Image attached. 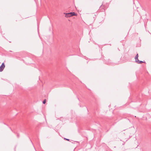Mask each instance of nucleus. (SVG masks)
I'll use <instances>...</instances> for the list:
<instances>
[{
    "mask_svg": "<svg viewBox=\"0 0 151 151\" xmlns=\"http://www.w3.org/2000/svg\"><path fill=\"white\" fill-rule=\"evenodd\" d=\"M138 54H137V55H136L135 56V61H137V60L138 59Z\"/></svg>",
    "mask_w": 151,
    "mask_h": 151,
    "instance_id": "4",
    "label": "nucleus"
},
{
    "mask_svg": "<svg viewBox=\"0 0 151 151\" xmlns=\"http://www.w3.org/2000/svg\"><path fill=\"white\" fill-rule=\"evenodd\" d=\"M5 67V65L4 63H3L0 66V72H2L4 69Z\"/></svg>",
    "mask_w": 151,
    "mask_h": 151,
    "instance_id": "1",
    "label": "nucleus"
},
{
    "mask_svg": "<svg viewBox=\"0 0 151 151\" xmlns=\"http://www.w3.org/2000/svg\"><path fill=\"white\" fill-rule=\"evenodd\" d=\"M136 62L138 64H140L141 63H144L142 61H140L138 59L137 60V61H136Z\"/></svg>",
    "mask_w": 151,
    "mask_h": 151,
    "instance_id": "3",
    "label": "nucleus"
},
{
    "mask_svg": "<svg viewBox=\"0 0 151 151\" xmlns=\"http://www.w3.org/2000/svg\"><path fill=\"white\" fill-rule=\"evenodd\" d=\"M64 14H65V17H71V15H70V14H71L70 13H64Z\"/></svg>",
    "mask_w": 151,
    "mask_h": 151,
    "instance_id": "2",
    "label": "nucleus"
},
{
    "mask_svg": "<svg viewBox=\"0 0 151 151\" xmlns=\"http://www.w3.org/2000/svg\"><path fill=\"white\" fill-rule=\"evenodd\" d=\"M75 142H77L78 143H79L78 142V141H75Z\"/></svg>",
    "mask_w": 151,
    "mask_h": 151,
    "instance_id": "11",
    "label": "nucleus"
},
{
    "mask_svg": "<svg viewBox=\"0 0 151 151\" xmlns=\"http://www.w3.org/2000/svg\"><path fill=\"white\" fill-rule=\"evenodd\" d=\"M70 13L71 14H70L71 17L76 15V14L74 12H71Z\"/></svg>",
    "mask_w": 151,
    "mask_h": 151,
    "instance_id": "5",
    "label": "nucleus"
},
{
    "mask_svg": "<svg viewBox=\"0 0 151 151\" xmlns=\"http://www.w3.org/2000/svg\"><path fill=\"white\" fill-rule=\"evenodd\" d=\"M19 134H17V137L18 138H19Z\"/></svg>",
    "mask_w": 151,
    "mask_h": 151,
    "instance_id": "8",
    "label": "nucleus"
},
{
    "mask_svg": "<svg viewBox=\"0 0 151 151\" xmlns=\"http://www.w3.org/2000/svg\"><path fill=\"white\" fill-rule=\"evenodd\" d=\"M64 140H66L67 141H69L70 140L69 139H67V138H64Z\"/></svg>",
    "mask_w": 151,
    "mask_h": 151,
    "instance_id": "7",
    "label": "nucleus"
},
{
    "mask_svg": "<svg viewBox=\"0 0 151 151\" xmlns=\"http://www.w3.org/2000/svg\"><path fill=\"white\" fill-rule=\"evenodd\" d=\"M72 143L74 144V143H73V142H72Z\"/></svg>",
    "mask_w": 151,
    "mask_h": 151,
    "instance_id": "13",
    "label": "nucleus"
},
{
    "mask_svg": "<svg viewBox=\"0 0 151 151\" xmlns=\"http://www.w3.org/2000/svg\"><path fill=\"white\" fill-rule=\"evenodd\" d=\"M29 138V139H30V141H31V143H32V145H33V143L32 142V141H31V139H30V138Z\"/></svg>",
    "mask_w": 151,
    "mask_h": 151,
    "instance_id": "9",
    "label": "nucleus"
},
{
    "mask_svg": "<svg viewBox=\"0 0 151 151\" xmlns=\"http://www.w3.org/2000/svg\"><path fill=\"white\" fill-rule=\"evenodd\" d=\"M16 148V146L15 147V148H14V151H15V148Z\"/></svg>",
    "mask_w": 151,
    "mask_h": 151,
    "instance_id": "12",
    "label": "nucleus"
},
{
    "mask_svg": "<svg viewBox=\"0 0 151 151\" xmlns=\"http://www.w3.org/2000/svg\"><path fill=\"white\" fill-rule=\"evenodd\" d=\"M38 145H39V146L40 147V144L39 143L38 144Z\"/></svg>",
    "mask_w": 151,
    "mask_h": 151,
    "instance_id": "10",
    "label": "nucleus"
},
{
    "mask_svg": "<svg viewBox=\"0 0 151 151\" xmlns=\"http://www.w3.org/2000/svg\"><path fill=\"white\" fill-rule=\"evenodd\" d=\"M46 102V99H45L43 101V104H45Z\"/></svg>",
    "mask_w": 151,
    "mask_h": 151,
    "instance_id": "6",
    "label": "nucleus"
}]
</instances>
